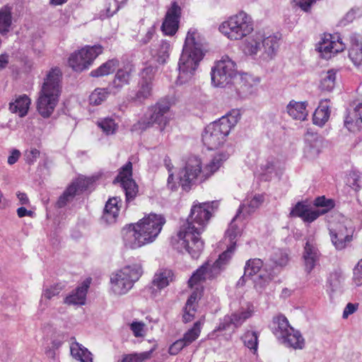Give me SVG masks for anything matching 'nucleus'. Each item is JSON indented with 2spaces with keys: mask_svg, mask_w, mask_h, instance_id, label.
Instances as JSON below:
<instances>
[{
  "mask_svg": "<svg viewBox=\"0 0 362 362\" xmlns=\"http://www.w3.org/2000/svg\"><path fill=\"white\" fill-rule=\"evenodd\" d=\"M354 232V228L346 223H339L336 226L330 228V238L336 250H341L346 248L353 240Z\"/></svg>",
  "mask_w": 362,
  "mask_h": 362,
  "instance_id": "obj_16",
  "label": "nucleus"
},
{
  "mask_svg": "<svg viewBox=\"0 0 362 362\" xmlns=\"http://www.w3.org/2000/svg\"><path fill=\"white\" fill-rule=\"evenodd\" d=\"M238 217L236 215L235 216L226 232L225 239H228L230 243L226 250L222 252L213 264H210L208 261L194 272L188 281V284L190 287H193L194 285L206 279L216 277L225 269L235 251L236 245L235 239L241 233L240 228L235 223Z\"/></svg>",
  "mask_w": 362,
  "mask_h": 362,
  "instance_id": "obj_3",
  "label": "nucleus"
},
{
  "mask_svg": "<svg viewBox=\"0 0 362 362\" xmlns=\"http://www.w3.org/2000/svg\"><path fill=\"white\" fill-rule=\"evenodd\" d=\"M316 0H293L295 4L299 6L304 11L308 12L312 4L315 2Z\"/></svg>",
  "mask_w": 362,
  "mask_h": 362,
  "instance_id": "obj_61",
  "label": "nucleus"
},
{
  "mask_svg": "<svg viewBox=\"0 0 362 362\" xmlns=\"http://www.w3.org/2000/svg\"><path fill=\"white\" fill-rule=\"evenodd\" d=\"M325 211H314L308 205L303 202H298L291 209L290 216L292 217H299L305 223H312L319 216L325 214Z\"/></svg>",
  "mask_w": 362,
  "mask_h": 362,
  "instance_id": "obj_19",
  "label": "nucleus"
},
{
  "mask_svg": "<svg viewBox=\"0 0 362 362\" xmlns=\"http://www.w3.org/2000/svg\"><path fill=\"white\" fill-rule=\"evenodd\" d=\"M278 165V160L274 157L268 158L265 163L261 165L262 175L265 180H270L273 175H277Z\"/></svg>",
  "mask_w": 362,
  "mask_h": 362,
  "instance_id": "obj_37",
  "label": "nucleus"
},
{
  "mask_svg": "<svg viewBox=\"0 0 362 362\" xmlns=\"http://www.w3.org/2000/svg\"><path fill=\"white\" fill-rule=\"evenodd\" d=\"M340 275L337 272L332 273L328 279V283L332 291H335L340 285Z\"/></svg>",
  "mask_w": 362,
  "mask_h": 362,
  "instance_id": "obj_60",
  "label": "nucleus"
},
{
  "mask_svg": "<svg viewBox=\"0 0 362 362\" xmlns=\"http://www.w3.org/2000/svg\"><path fill=\"white\" fill-rule=\"evenodd\" d=\"M218 205L216 201L194 204L187 222L180 226L176 235L171 238L173 248L179 252H187L194 259L198 258L204 249L200 235L211 216V211Z\"/></svg>",
  "mask_w": 362,
  "mask_h": 362,
  "instance_id": "obj_1",
  "label": "nucleus"
},
{
  "mask_svg": "<svg viewBox=\"0 0 362 362\" xmlns=\"http://www.w3.org/2000/svg\"><path fill=\"white\" fill-rule=\"evenodd\" d=\"M173 279V273L170 269H160L154 274L152 285L160 290L168 286Z\"/></svg>",
  "mask_w": 362,
  "mask_h": 362,
  "instance_id": "obj_30",
  "label": "nucleus"
},
{
  "mask_svg": "<svg viewBox=\"0 0 362 362\" xmlns=\"http://www.w3.org/2000/svg\"><path fill=\"white\" fill-rule=\"evenodd\" d=\"M200 332V322H197L194 324V326L184 334L181 339L185 344L186 346H187L199 337Z\"/></svg>",
  "mask_w": 362,
  "mask_h": 362,
  "instance_id": "obj_46",
  "label": "nucleus"
},
{
  "mask_svg": "<svg viewBox=\"0 0 362 362\" xmlns=\"http://www.w3.org/2000/svg\"><path fill=\"white\" fill-rule=\"evenodd\" d=\"M361 16L362 10L359 7L352 8L341 20L340 23L342 25H346L347 23L353 22L356 18Z\"/></svg>",
  "mask_w": 362,
  "mask_h": 362,
  "instance_id": "obj_53",
  "label": "nucleus"
},
{
  "mask_svg": "<svg viewBox=\"0 0 362 362\" xmlns=\"http://www.w3.org/2000/svg\"><path fill=\"white\" fill-rule=\"evenodd\" d=\"M170 110V105L166 101H160L155 105L151 106L145 117L135 123L132 127V131H144L155 124L158 125H165L167 117L165 114Z\"/></svg>",
  "mask_w": 362,
  "mask_h": 362,
  "instance_id": "obj_12",
  "label": "nucleus"
},
{
  "mask_svg": "<svg viewBox=\"0 0 362 362\" xmlns=\"http://www.w3.org/2000/svg\"><path fill=\"white\" fill-rule=\"evenodd\" d=\"M320 252L313 242L308 240L304 247L303 259L305 263V270L309 274L315 268L319 260Z\"/></svg>",
  "mask_w": 362,
  "mask_h": 362,
  "instance_id": "obj_22",
  "label": "nucleus"
},
{
  "mask_svg": "<svg viewBox=\"0 0 362 362\" xmlns=\"http://www.w3.org/2000/svg\"><path fill=\"white\" fill-rule=\"evenodd\" d=\"M90 283L88 280L84 281L65 298L64 303L69 305H84Z\"/></svg>",
  "mask_w": 362,
  "mask_h": 362,
  "instance_id": "obj_24",
  "label": "nucleus"
},
{
  "mask_svg": "<svg viewBox=\"0 0 362 362\" xmlns=\"http://www.w3.org/2000/svg\"><path fill=\"white\" fill-rule=\"evenodd\" d=\"M263 262L259 258L250 259L246 262L245 266V276L252 277L255 284L260 287L264 286L274 279L271 272L262 269Z\"/></svg>",
  "mask_w": 362,
  "mask_h": 362,
  "instance_id": "obj_14",
  "label": "nucleus"
},
{
  "mask_svg": "<svg viewBox=\"0 0 362 362\" xmlns=\"http://www.w3.org/2000/svg\"><path fill=\"white\" fill-rule=\"evenodd\" d=\"M62 93V72L52 68L46 75L37 100V110L44 118L49 117L57 105Z\"/></svg>",
  "mask_w": 362,
  "mask_h": 362,
  "instance_id": "obj_6",
  "label": "nucleus"
},
{
  "mask_svg": "<svg viewBox=\"0 0 362 362\" xmlns=\"http://www.w3.org/2000/svg\"><path fill=\"white\" fill-rule=\"evenodd\" d=\"M240 117L239 110H232L218 120L207 125L202 134V141L207 148L214 150L221 146Z\"/></svg>",
  "mask_w": 362,
  "mask_h": 362,
  "instance_id": "obj_7",
  "label": "nucleus"
},
{
  "mask_svg": "<svg viewBox=\"0 0 362 362\" xmlns=\"http://www.w3.org/2000/svg\"><path fill=\"white\" fill-rule=\"evenodd\" d=\"M142 272L140 264H133L122 268L110 279L113 292L117 295L127 293L132 288L134 282L139 280Z\"/></svg>",
  "mask_w": 362,
  "mask_h": 362,
  "instance_id": "obj_10",
  "label": "nucleus"
},
{
  "mask_svg": "<svg viewBox=\"0 0 362 362\" xmlns=\"http://www.w3.org/2000/svg\"><path fill=\"white\" fill-rule=\"evenodd\" d=\"M76 195V188L74 185H69L64 193L59 197L57 202V206L62 208L66 205L68 202L74 199Z\"/></svg>",
  "mask_w": 362,
  "mask_h": 362,
  "instance_id": "obj_47",
  "label": "nucleus"
},
{
  "mask_svg": "<svg viewBox=\"0 0 362 362\" xmlns=\"http://www.w3.org/2000/svg\"><path fill=\"white\" fill-rule=\"evenodd\" d=\"M103 52L101 45L86 46L71 54L69 58V64L76 71H82L88 69Z\"/></svg>",
  "mask_w": 362,
  "mask_h": 362,
  "instance_id": "obj_13",
  "label": "nucleus"
},
{
  "mask_svg": "<svg viewBox=\"0 0 362 362\" xmlns=\"http://www.w3.org/2000/svg\"><path fill=\"white\" fill-rule=\"evenodd\" d=\"M337 76V70L329 69L326 73L325 76L322 78L320 82V88L322 90L331 91L335 86Z\"/></svg>",
  "mask_w": 362,
  "mask_h": 362,
  "instance_id": "obj_44",
  "label": "nucleus"
},
{
  "mask_svg": "<svg viewBox=\"0 0 362 362\" xmlns=\"http://www.w3.org/2000/svg\"><path fill=\"white\" fill-rule=\"evenodd\" d=\"M97 124L106 135L115 134L118 129V123L115 122V115L100 118Z\"/></svg>",
  "mask_w": 362,
  "mask_h": 362,
  "instance_id": "obj_36",
  "label": "nucleus"
},
{
  "mask_svg": "<svg viewBox=\"0 0 362 362\" xmlns=\"http://www.w3.org/2000/svg\"><path fill=\"white\" fill-rule=\"evenodd\" d=\"M30 104L31 100L27 95H21L9 103V110L20 117H24L28 115Z\"/></svg>",
  "mask_w": 362,
  "mask_h": 362,
  "instance_id": "obj_25",
  "label": "nucleus"
},
{
  "mask_svg": "<svg viewBox=\"0 0 362 362\" xmlns=\"http://www.w3.org/2000/svg\"><path fill=\"white\" fill-rule=\"evenodd\" d=\"M273 333L279 341L286 347L303 349L305 339L300 331L292 327L287 318L280 315L273 320Z\"/></svg>",
  "mask_w": 362,
  "mask_h": 362,
  "instance_id": "obj_8",
  "label": "nucleus"
},
{
  "mask_svg": "<svg viewBox=\"0 0 362 362\" xmlns=\"http://www.w3.org/2000/svg\"><path fill=\"white\" fill-rule=\"evenodd\" d=\"M329 39L323 40V42L320 44L318 49L319 52L323 54L328 53H338L342 52L346 46L340 37H337V40H334V37L329 35Z\"/></svg>",
  "mask_w": 362,
  "mask_h": 362,
  "instance_id": "obj_27",
  "label": "nucleus"
},
{
  "mask_svg": "<svg viewBox=\"0 0 362 362\" xmlns=\"http://www.w3.org/2000/svg\"><path fill=\"white\" fill-rule=\"evenodd\" d=\"M306 145L304 148V153L309 158H316L323 147V139L314 134H308L306 139Z\"/></svg>",
  "mask_w": 362,
  "mask_h": 362,
  "instance_id": "obj_23",
  "label": "nucleus"
},
{
  "mask_svg": "<svg viewBox=\"0 0 362 362\" xmlns=\"http://www.w3.org/2000/svg\"><path fill=\"white\" fill-rule=\"evenodd\" d=\"M253 30L251 17L243 11L230 17L219 26V31L230 40H239Z\"/></svg>",
  "mask_w": 362,
  "mask_h": 362,
  "instance_id": "obj_9",
  "label": "nucleus"
},
{
  "mask_svg": "<svg viewBox=\"0 0 362 362\" xmlns=\"http://www.w3.org/2000/svg\"><path fill=\"white\" fill-rule=\"evenodd\" d=\"M121 199L119 197L110 198L105 206L103 218L107 223H112L116 221L119 213L118 204L120 203Z\"/></svg>",
  "mask_w": 362,
  "mask_h": 362,
  "instance_id": "obj_26",
  "label": "nucleus"
},
{
  "mask_svg": "<svg viewBox=\"0 0 362 362\" xmlns=\"http://www.w3.org/2000/svg\"><path fill=\"white\" fill-rule=\"evenodd\" d=\"M306 102H296L291 100L286 107L288 114L295 119L303 121L308 113L306 110Z\"/></svg>",
  "mask_w": 362,
  "mask_h": 362,
  "instance_id": "obj_29",
  "label": "nucleus"
},
{
  "mask_svg": "<svg viewBox=\"0 0 362 362\" xmlns=\"http://www.w3.org/2000/svg\"><path fill=\"white\" fill-rule=\"evenodd\" d=\"M252 81V78L247 75L241 76L239 78L238 86L235 88L238 95L247 96L252 93L254 87Z\"/></svg>",
  "mask_w": 362,
  "mask_h": 362,
  "instance_id": "obj_38",
  "label": "nucleus"
},
{
  "mask_svg": "<svg viewBox=\"0 0 362 362\" xmlns=\"http://www.w3.org/2000/svg\"><path fill=\"white\" fill-rule=\"evenodd\" d=\"M71 354L81 362H93L92 354L83 345L76 341L71 343L70 346Z\"/></svg>",
  "mask_w": 362,
  "mask_h": 362,
  "instance_id": "obj_33",
  "label": "nucleus"
},
{
  "mask_svg": "<svg viewBox=\"0 0 362 362\" xmlns=\"http://www.w3.org/2000/svg\"><path fill=\"white\" fill-rule=\"evenodd\" d=\"M314 205L317 207H322V209H314V211H325L327 213L334 207V202L331 199H326L324 196L317 197L314 201Z\"/></svg>",
  "mask_w": 362,
  "mask_h": 362,
  "instance_id": "obj_49",
  "label": "nucleus"
},
{
  "mask_svg": "<svg viewBox=\"0 0 362 362\" xmlns=\"http://www.w3.org/2000/svg\"><path fill=\"white\" fill-rule=\"evenodd\" d=\"M236 76V64L228 56L223 57L211 69V83L215 87H226Z\"/></svg>",
  "mask_w": 362,
  "mask_h": 362,
  "instance_id": "obj_11",
  "label": "nucleus"
},
{
  "mask_svg": "<svg viewBox=\"0 0 362 362\" xmlns=\"http://www.w3.org/2000/svg\"><path fill=\"white\" fill-rule=\"evenodd\" d=\"M259 333L255 331H247L242 337V339L245 346L250 350L257 351L258 347Z\"/></svg>",
  "mask_w": 362,
  "mask_h": 362,
  "instance_id": "obj_45",
  "label": "nucleus"
},
{
  "mask_svg": "<svg viewBox=\"0 0 362 362\" xmlns=\"http://www.w3.org/2000/svg\"><path fill=\"white\" fill-rule=\"evenodd\" d=\"M196 300H197V295L194 293L192 294L187 300L186 305H185L186 309L192 310V312H195L196 309H195L194 303H195Z\"/></svg>",
  "mask_w": 362,
  "mask_h": 362,
  "instance_id": "obj_62",
  "label": "nucleus"
},
{
  "mask_svg": "<svg viewBox=\"0 0 362 362\" xmlns=\"http://www.w3.org/2000/svg\"><path fill=\"white\" fill-rule=\"evenodd\" d=\"M119 66V61L117 59H112L101 64L98 68L90 71L92 77H102L113 73Z\"/></svg>",
  "mask_w": 362,
  "mask_h": 362,
  "instance_id": "obj_34",
  "label": "nucleus"
},
{
  "mask_svg": "<svg viewBox=\"0 0 362 362\" xmlns=\"http://www.w3.org/2000/svg\"><path fill=\"white\" fill-rule=\"evenodd\" d=\"M330 116L329 107L327 101H321L318 107L315 110L313 116V124L322 127L328 121Z\"/></svg>",
  "mask_w": 362,
  "mask_h": 362,
  "instance_id": "obj_32",
  "label": "nucleus"
},
{
  "mask_svg": "<svg viewBox=\"0 0 362 362\" xmlns=\"http://www.w3.org/2000/svg\"><path fill=\"white\" fill-rule=\"evenodd\" d=\"M252 312L253 310L248 307L246 309L242 308L238 312H235L230 315L229 316L232 320V323L233 324L234 327L236 329L241 326L246 320L252 316Z\"/></svg>",
  "mask_w": 362,
  "mask_h": 362,
  "instance_id": "obj_42",
  "label": "nucleus"
},
{
  "mask_svg": "<svg viewBox=\"0 0 362 362\" xmlns=\"http://www.w3.org/2000/svg\"><path fill=\"white\" fill-rule=\"evenodd\" d=\"M112 93V89L95 88L89 96V103L93 105H99L106 100L110 93Z\"/></svg>",
  "mask_w": 362,
  "mask_h": 362,
  "instance_id": "obj_40",
  "label": "nucleus"
},
{
  "mask_svg": "<svg viewBox=\"0 0 362 362\" xmlns=\"http://www.w3.org/2000/svg\"><path fill=\"white\" fill-rule=\"evenodd\" d=\"M344 119V126L351 132L358 130L362 124V100L352 103Z\"/></svg>",
  "mask_w": 362,
  "mask_h": 362,
  "instance_id": "obj_18",
  "label": "nucleus"
},
{
  "mask_svg": "<svg viewBox=\"0 0 362 362\" xmlns=\"http://www.w3.org/2000/svg\"><path fill=\"white\" fill-rule=\"evenodd\" d=\"M262 36L256 35L249 38L245 45L244 52L249 55H255L261 49Z\"/></svg>",
  "mask_w": 362,
  "mask_h": 362,
  "instance_id": "obj_43",
  "label": "nucleus"
},
{
  "mask_svg": "<svg viewBox=\"0 0 362 362\" xmlns=\"http://www.w3.org/2000/svg\"><path fill=\"white\" fill-rule=\"evenodd\" d=\"M90 184L89 180L78 178L73 182L70 185H74L76 188V194L78 192H83L88 189Z\"/></svg>",
  "mask_w": 362,
  "mask_h": 362,
  "instance_id": "obj_58",
  "label": "nucleus"
},
{
  "mask_svg": "<svg viewBox=\"0 0 362 362\" xmlns=\"http://www.w3.org/2000/svg\"><path fill=\"white\" fill-rule=\"evenodd\" d=\"M145 324L142 322H133L130 325V329L136 337H141L144 335Z\"/></svg>",
  "mask_w": 362,
  "mask_h": 362,
  "instance_id": "obj_57",
  "label": "nucleus"
},
{
  "mask_svg": "<svg viewBox=\"0 0 362 362\" xmlns=\"http://www.w3.org/2000/svg\"><path fill=\"white\" fill-rule=\"evenodd\" d=\"M132 164L130 161L127 162L119 171L116 180L121 183L122 187L125 193L126 202L129 203L136 196L138 187L132 178Z\"/></svg>",
  "mask_w": 362,
  "mask_h": 362,
  "instance_id": "obj_15",
  "label": "nucleus"
},
{
  "mask_svg": "<svg viewBox=\"0 0 362 362\" xmlns=\"http://www.w3.org/2000/svg\"><path fill=\"white\" fill-rule=\"evenodd\" d=\"M170 45L167 40H162L153 45L151 54L160 64H164L170 55Z\"/></svg>",
  "mask_w": 362,
  "mask_h": 362,
  "instance_id": "obj_28",
  "label": "nucleus"
},
{
  "mask_svg": "<svg viewBox=\"0 0 362 362\" xmlns=\"http://www.w3.org/2000/svg\"><path fill=\"white\" fill-rule=\"evenodd\" d=\"M156 73V68L153 66L148 65L145 66L139 73L140 82H147L153 85V79Z\"/></svg>",
  "mask_w": 362,
  "mask_h": 362,
  "instance_id": "obj_52",
  "label": "nucleus"
},
{
  "mask_svg": "<svg viewBox=\"0 0 362 362\" xmlns=\"http://www.w3.org/2000/svg\"><path fill=\"white\" fill-rule=\"evenodd\" d=\"M63 288L64 286L61 284H57L50 287H47L43 290L42 298L50 300L54 296L59 295Z\"/></svg>",
  "mask_w": 362,
  "mask_h": 362,
  "instance_id": "obj_54",
  "label": "nucleus"
},
{
  "mask_svg": "<svg viewBox=\"0 0 362 362\" xmlns=\"http://www.w3.org/2000/svg\"><path fill=\"white\" fill-rule=\"evenodd\" d=\"M235 328L232 323V320L230 318L229 315H225L223 319L220 320L218 326L214 329V332L228 331L230 333H233Z\"/></svg>",
  "mask_w": 362,
  "mask_h": 362,
  "instance_id": "obj_50",
  "label": "nucleus"
},
{
  "mask_svg": "<svg viewBox=\"0 0 362 362\" xmlns=\"http://www.w3.org/2000/svg\"><path fill=\"white\" fill-rule=\"evenodd\" d=\"M197 35L195 29L191 28L187 32L178 63L179 74L176 81L178 85L190 82L194 78L199 63L204 57L202 45L197 40Z\"/></svg>",
  "mask_w": 362,
  "mask_h": 362,
  "instance_id": "obj_4",
  "label": "nucleus"
},
{
  "mask_svg": "<svg viewBox=\"0 0 362 362\" xmlns=\"http://www.w3.org/2000/svg\"><path fill=\"white\" fill-rule=\"evenodd\" d=\"M196 300H197V295L194 293L192 294L187 300L186 305H185L186 309L192 310V312H195L196 309H195L194 303H195Z\"/></svg>",
  "mask_w": 362,
  "mask_h": 362,
  "instance_id": "obj_63",
  "label": "nucleus"
},
{
  "mask_svg": "<svg viewBox=\"0 0 362 362\" xmlns=\"http://www.w3.org/2000/svg\"><path fill=\"white\" fill-rule=\"evenodd\" d=\"M264 202V197L262 194H256L251 199H247L242 204L236 214V216H239L241 213L250 214L255 211Z\"/></svg>",
  "mask_w": 362,
  "mask_h": 362,
  "instance_id": "obj_35",
  "label": "nucleus"
},
{
  "mask_svg": "<svg viewBox=\"0 0 362 362\" xmlns=\"http://www.w3.org/2000/svg\"><path fill=\"white\" fill-rule=\"evenodd\" d=\"M181 16V8L176 1L172 3L168 8L165 19L162 23V30L165 35H173L179 27V22Z\"/></svg>",
  "mask_w": 362,
  "mask_h": 362,
  "instance_id": "obj_17",
  "label": "nucleus"
},
{
  "mask_svg": "<svg viewBox=\"0 0 362 362\" xmlns=\"http://www.w3.org/2000/svg\"><path fill=\"white\" fill-rule=\"evenodd\" d=\"M21 152L17 149H13L11 151V155L8 158V163L9 165H13L16 163L20 158Z\"/></svg>",
  "mask_w": 362,
  "mask_h": 362,
  "instance_id": "obj_64",
  "label": "nucleus"
},
{
  "mask_svg": "<svg viewBox=\"0 0 362 362\" xmlns=\"http://www.w3.org/2000/svg\"><path fill=\"white\" fill-rule=\"evenodd\" d=\"M271 260L276 266L284 267L288 262V256L285 251L278 249L272 255Z\"/></svg>",
  "mask_w": 362,
  "mask_h": 362,
  "instance_id": "obj_51",
  "label": "nucleus"
},
{
  "mask_svg": "<svg viewBox=\"0 0 362 362\" xmlns=\"http://www.w3.org/2000/svg\"><path fill=\"white\" fill-rule=\"evenodd\" d=\"M11 9L6 6L0 9V33L6 34L8 32L11 25Z\"/></svg>",
  "mask_w": 362,
  "mask_h": 362,
  "instance_id": "obj_41",
  "label": "nucleus"
},
{
  "mask_svg": "<svg viewBox=\"0 0 362 362\" xmlns=\"http://www.w3.org/2000/svg\"><path fill=\"white\" fill-rule=\"evenodd\" d=\"M165 223V218L162 214L151 213L136 223L127 226L122 229L125 247L137 249L153 242Z\"/></svg>",
  "mask_w": 362,
  "mask_h": 362,
  "instance_id": "obj_2",
  "label": "nucleus"
},
{
  "mask_svg": "<svg viewBox=\"0 0 362 362\" xmlns=\"http://www.w3.org/2000/svg\"><path fill=\"white\" fill-rule=\"evenodd\" d=\"M40 152L38 149L31 148L30 149L25 151V160L28 164L32 165L36 162L37 159L40 157Z\"/></svg>",
  "mask_w": 362,
  "mask_h": 362,
  "instance_id": "obj_56",
  "label": "nucleus"
},
{
  "mask_svg": "<svg viewBox=\"0 0 362 362\" xmlns=\"http://www.w3.org/2000/svg\"><path fill=\"white\" fill-rule=\"evenodd\" d=\"M186 347L185 344L183 341L180 339L175 342H173L169 347L168 353L170 355L175 356L177 355L182 349Z\"/></svg>",
  "mask_w": 362,
  "mask_h": 362,
  "instance_id": "obj_59",
  "label": "nucleus"
},
{
  "mask_svg": "<svg viewBox=\"0 0 362 362\" xmlns=\"http://www.w3.org/2000/svg\"><path fill=\"white\" fill-rule=\"evenodd\" d=\"M280 37L277 35H271L268 37H262V48L263 49L261 58L264 61L273 59L279 48Z\"/></svg>",
  "mask_w": 362,
  "mask_h": 362,
  "instance_id": "obj_21",
  "label": "nucleus"
},
{
  "mask_svg": "<svg viewBox=\"0 0 362 362\" xmlns=\"http://www.w3.org/2000/svg\"><path fill=\"white\" fill-rule=\"evenodd\" d=\"M156 346L157 345L155 344L153 347L148 351L124 355L122 360L118 362H144L151 357V354L156 350Z\"/></svg>",
  "mask_w": 362,
  "mask_h": 362,
  "instance_id": "obj_39",
  "label": "nucleus"
},
{
  "mask_svg": "<svg viewBox=\"0 0 362 362\" xmlns=\"http://www.w3.org/2000/svg\"><path fill=\"white\" fill-rule=\"evenodd\" d=\"M228 156L226 153H218L204 168L199 158L190 157L184 169L180 173V183L183 189L187 191L193 185L204 182L219 169Z\"/></svg>",
  "mask_w": 362,
  "mask_h": 362,
  "instance_id": "obj_5",
  "label": "nucleus"
},
{
  "mask_svg": "<svg viewBox=\"0 0 362 362\" xmlns=\"http://www.w3.org/2000/svg\"><path fill=\"white\" fill-rule=\"evenodd\" d=\"M349 57L355 66H359L362 64V45L354 44L351 47L349 52Z\"/></svg>",
  "mask_w": 362,
  "mask_h": 362,
  "instance_id": "obj_48",
  "label": "nucleus"
},
{
  "mask_svg": "<svg viewBox=\"0 0 362 362\" xmlns=\"http://www.w3.org/2000/svg\"><path fill=\"white\" fill-rule=\"evenodd\" d=\"M153 85L147 82H139L137 90L133 91L129 98L132 101L141 103L151 95Z\"/></svg>",
  "mask_w": 362,
  "mask_h": 362,
  "instance_id": "obj_31",
  "label": "nucleus"
},
{
  "mask_svg": "<svg viewBox=\"0 0 362 362\" xmlns=\"http://www.w3.org/2000/svg\"><path fill=\"white\" fill-rule=\"evenodd\" d=\"M352 280L356 286L362 285V259L358 262L354 268Z\"/></svg>",
  "mask_w": 362,
  "mask_h": 362,
  "instance_id": "obj_55",
  "label": "nucleus"
},
{
  "mask_svg": "<svg viewBox=\"0 0 362 362\" xmlns=\"http://www.w3.org/2000/svg\"><path fill=\"white\" fill-rule=\"evenodd\" d=\"M134 72V68L132 65H127L117 70L115 78L109 87L112 89L113 94L117 93L124 86L129 83Z\"/></svg>",
  "mask_w": 362,
  "mask_h": 362,
  "instance_id": "obj_20",
  "label": "nucleus"
}]
</instances>
